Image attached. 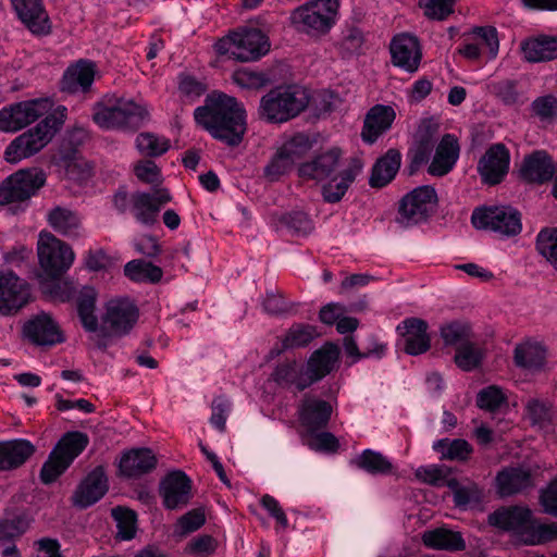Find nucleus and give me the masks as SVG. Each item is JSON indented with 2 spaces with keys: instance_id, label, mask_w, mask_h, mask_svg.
Wrapping results in <instances>:
<instances>
[{
  "instance_id": "7c9ffc66",
  "label": "nucleus",
  "mask_w": 557,
  "mask_h": 557,
  "mask_svg": "<svg viewBox=\"0 0 557 557\" xmlns=\"http://www.w3.org/2000/svg\"><path fill=\"white\" fill-rule=\"evenodd\" d=\"M401 165V153L398 149L391 148L373 164L369 185L373 188H382L388 185L398 173Z\"/></svg>"
},
{
  "instance_id": "4d7b16f0",
  "label": "nucleus",
  "mask_w": 557,
  "mask_h": 557,
  "mask_svg": "<svg viewBox=\"0 0 557 557\" xmlns=\"http://www.w3.org/2000/svg\"><path fill=\"white\" fill-rule=\"evenodd\" d=\"M491 91L506 106H518L524 103L522 95L517 88V82L503 79L490 85Z\"/></svg>"
},
{
  "instance_id": "864d4df0",
  "label": "nucleus",
  "mask_w": 557,
  "mask_h": 557,
  "mask_svg": "<svg viewBox=\"0 0 557 557\" xmlns=\"http://www.w3.org/2000/svg\"><path fill=\"white\" fill-rule=\"evenodd\" d=\"M112 517L116 521V537L129 541L136 534V515L133 510L116 507L112 509Z\"/></svg>"
},
{
  "instance_id": "3c124183",
  "label": "nucleus",
  "mask_w": 557,
  "mask_h": 557,
  "mask_svg": "<svg viewBox=\"0 0 557 557\" xmlns=\"http://www.w3.org/2000/svg\"><path fill=\"white\" fill-rule=\"evenodd\" d=\"M278 222L292 234L297 236H307L314 228L312 220L307 213L302 211H293L282 214L278 219Z\"/></svg>"
},
{
  "instance_id": "e2e57ef3",
  "label": "nucleus",
  "mask_w": 557,
  "mask_h": 557,
  "mask_svg": "<svg viewBox=\"0 0 557 557\" xmlns=\"http://www.w3.org/2000/svg\"><path fill=\"white\" fill-rule=\"evenodd\" d=\"M505 400L506 397L503 391L495 385H491L479 392L476 405L481 409L494 411L498 409Z\"/></svg>"
},
{
  "instance_id": "c9c22d12",
  "label": "nucleus",
  "mask_w": 557,
  "mask_h": 557,
  "mask_svg": "<svg viewBox=\"0 0 557 557\" xmlns=\"http://www.w3.org/2000/svg\"><path fill=\"white\" fill-rule=\"evenodd\" d=\"M497 483L500 495L509 496L532 487L533 479L530 470L511 468L498 473Z\"/></svg>"
},
{
  "instance_id": "72a5a7b5",
  "label": "nucleus",
  "mask_w": 557,
  "mask_h": 557,
  "mask_svg": "<svg viewBox=\"0 0 557 557\" xmlns=\"http://www.w3.org/2000/svg\"><path fill=\"white\" fill-rule=\"evenodd\" d=\"M29 527L25 516H16L13 519L0 521V547L3 546V557H20L14 539L21 536Z\"/></svg>"
},
{
  "instance_id": "f257e3e1",
  "label": "nucleus",
  "mask_w": 557,
  "mask_h": 557,
  "mask_svg": "<svg viewBox=\"0 0 557 557\" xmlns=\"http://www.w3.org/2000/svg\"><path fill=\"white\" fill-rule=\"evenodd\" d=\"M198 125L230 147H237L247 131L246 110L236 98L223 92H212L205 104L194 111Z\"/></svg>"
},
{
  "instance_id": "39448f33",
  "label": "nucleus",
  "mask_w": 557,
  "mask_h": 557,
  "mask_svg": "<svg viewBox=\"0 0 557 557\" xmlns=\"http://www.w3.org/2000/svg\"><path fill=\"white\" fill-rule=\"evenodd\" d=\"M65 112L66 108L60 107L59 116L55 114L47 115L34 128L17 136L5 148V160L16 163L40 151L64 123Z\"/></svg>"
},
{
  "instance_id": "4c0bfd02",
  "label": "nucleus",
  "mask_w": 557,
  "mask_h": 557,
  "mask_svg": "<svg viewBox=\"0 0 557 557\" xmlns=\"http://www.w3.org/2000/svg\"><path fill=\"white\" fill-rule=\"evenodd\" d=\"M524 58L529 62H546L557 58V38L542 36L521 45Z\"/></svg>"
},
{
  "instance_id": "b1692460",
  "label": "nucleus",
  "mask_w": 557,
  "mask_h": 557,
  "mask_svg": "<svg viewBox=\"0 0 557 557\" xmlns=\"http://www.w3.org/2000/svg\"><path fill=\"white\" fill-rule=\"evenodd\" d=\"M21 22L36 35H47L51 24L41 0H11Z\"/></svg>"
},
{
  "instance_id": "ddd939ff",
  "label": "nucleus",
  "mask_w": 557,
  "mask_h": 557,
  "mask_svg": "<svg viewBox=\"0 0 557 557\" xmlns=\"http://www.w3.org/2000/svg\"><path fill=\"white\" fill-rule=\"evenodd\" d=\"M38 258L47 276L60 277L72 265L74 252L67 244L52 237L38 244Z\"/></svg>"
},
{
  "instance_id": "473e14b6",
  "label": "nucleus",
  "mask_w": 557,
  "mask_h": 557,
  "mask_svg": "<svg viewBox=\"0 0 557 557\" xmlns=\"http://www.w3.org/2000/svg\"><path fill=\"white\" fill-rule=\"evenodd\" d=\"M34 451L35 446L27 440H13L0 443V471L18 468Z\"/></svg>"
},
{
  "instance_id": "412c9836",
  "label": "nucleus",
  "mask_w": 557,
  "mask_h": 557,
  "mask_svg": "<svg viewBox=\"0 0 557 557\" xmlns=\"http://www.w3.org/2000/svg\"><path fill=\"white\" fill-rule=\"evenodd\" d=\"M555 172L556 164L545 150H535L527 154L519 169V175L524 182L540 185L552 181Z\"/></svg>"
},
{
  "instance_id": "c03bdc74",
  "label": "nucleus",
  "mask_w": 557,
  "mask_h": 557,
  "mask_svg": "<svg viewBox=\"0 0 557 557\" xmlns=\"http://www.w3.org/2000/svg\"><path fill=\"white\" fill-rule=\"evenodd\" d=\"M433 449L442 454V459L465 461L472 453L471 445L462 438H442L433 444Z\"/></svg>"
},
{
  "instance_id": "393cba45",
  "label": "nucleus",
  "mask_w": 557,
  "mask_h": 557,
  "mask_svg": "<svg viewBox=\"0 0 557 557\" xmlns=\"http://www.w3.org/2000/svg\"><path fill=\"white\" fill-rule=\"evenodd\" d=\"M96 64L81 59L63 73L61 90L67 94L87 92L95 81Z\"/></svg>"
},
{
  "instance_id": "6ab92c4d",
  "label": "nucleus",
  "mask_w": 557,
  "mask_h": 557,
  "mask_svg": "<svg viewBox=\"0 0 557 557\" xmlns=\"http://www.w3.org/2000/svg\"><path fill=\"white\" fill-rule=\"evenodd\" d=\"M23 333L29 342L38 346H53L64 341L58 323L46 312L28 320L23 326Z\"/></svg>"
},
{
  "instance_id": "aec40b11",
  "label": "nucleus",
  "mask_w": 557,
  "mask_h": 557,
  "mask_svg": "<svg viewBox=\"0 0 557 557\" xmlns=\"http://www.w3.org/2000/svg\"><path fill=\"white\" fill-rule=\"evenodd\" d=\"M428 330V322L420 318H407L397 325L396 331L403 338L406 354L418 356L430 349L431 338Z\"/></svg>"
},
{
  "instance_id": "0eeeda50",
  "label": "nucleus",
  "mask_w": 557,
  "mask_h": 557,
  "mask_svg": "<svg viewBox=\"0 0 557 557\" xmlns=\"http://www.w3.org/2000/svg\"><path fill=\"white\" fill-rule=\"evenodd\" d=\"M472 225L478 230L492 231L503 237L518 235L522 230L521 213L510 206H490L474 209Z\"/></svg>"
},
{
  "instance_id": "c85d7f7f",
  "label": "nucleus",
  "mask_w": 557,
  "mask_h": 557,
  "mask_svg": "<svg viewBox=\"0 0 557 557\" xmlns=\"http://www.w3.org/2000/svg\"><path fill=\"white\" fill-rule=\"evenodd\" d=\"M270 379L280 387L289 388L294 386L301 392L312 385V381L306 375L305 364L296 360L280 362L270 375Z\"/></svg>"
},
{
  "instance_id": "a878e982",
  "label": "nucleus",
  "mask_w": 557,
  "mask_h": 557,
  "mask_svg": "<svg viewBox=\"0 0 557 557\" xmlns=\"http://www.w3.org/2000/svg\"><path fill=\"white\" fill-rule=\"evenodd\" d=\"M157 467V457L149 448H134L124 453L119 462L121 475L139 478Z\"/></svg>"
},
{
  "instance_id": "774afa93",
  "label": "nucleus",
  "mask_w": 557,
  "mask_h": 557,
  "mask_svg": "<svg viewBox=\"0 0 557 557\" xmlns=\"http://www.w3.org/2000/svg\"><path fill=\"white\" fill-rule=\"evenodd\" d=\"M440 131V124L432 117L420 122L413 141L434 147Z\"/></svg>"
},
{
  "instance_id": "6e6d98bb",
  "label": "nucleus",
  "mask_w": 557,
  "mask_h": 557,
  "mask_svg": "<svg viewBox=\"0 0 557 557\" xmlns=\"http://www.w3.org/2000/svg\"><path fill=\"white\" fill-rule=\"evenodd\" d=\"M136 147L145 156L159 157L169 150L170 141L152 133H141L136 137Z\"/></svg>"
},
{
  "instance_id": "37998d69",
  "label": "nucleus",
  "mask_w": 557,
  "mask_h": 557,
  "mask_svg": "<svg viewBox=\"0 0 557 557\" xmlns=\"http://www.w3.org/2000/svg\"><path fill=\"white\" fill-rule=\"evenodd\" d=\"M40 289L52 299L65 302L74 299L77 294L76 285L72 281L60 277H47L40 281Z\"/></svg>"
},
{
  "instance_id": "79ce46f5",
  "label": "nucleus",
  "mask_w": 557,
  "mask_h": 557,
  "mask_svg": "<svg viewBox=\"0 0 557 557\" xmlns=\"http://www.w3.org/2000/svg\"><path fill=\"white\" fill-rule=\"evenodd\" d=\"M132 208L138 222L151 225L157 221L159 208L151 194L144 191L133 194Z\"/></svg>"
},
{
  "instance_id": "f704fd0d",
  "label": "nucleus",
  "mask_w": 557,
  "mask_h": 557,
  "mask_svg": "<svg viewBox=\"0 0 557 557\" xmlns=\"http://www.w3.org/2000/svg\"><path fill=\"white\" fill-rule=\"evenodd\" d=\"M422 542L426 547L432 549L459 552L466 548L461 533L445 528L425 531L422 534Z\"/></svg>"
},
{
  "instance_id": "e433bc0d",
  "label": "nucleus",
  "mask_w": 557,
  "mask_h": 557,
  "mask_svg": "<svg viewBox=\"0 0 557 557\" xmlns=\"http://www.w3.org/2000/svg\"><path fill=\"white\" fill-rule=\"evenodd\" d=\"M48 223L57 233L69 237H77L82 227L75 211L59 206L49 211Z\"/></svg>"
},
{
  "instance_id": "2f4dec72",
  "label": "nucleus",
  "mask_w": 557,
  "mask_h": 557,
  "mask_svg": "<svg viewBox=\"0 0 557 557\" xmlns=\"http://www.w3.org/2000/svg\"><path fill=\"white\" fill-rule=\"evenodd\" d=\"M338 355L339 349L334 344H326L313 351L305 366L309 381L313 384L326 376L334 369Z\"/></svg>"
},
{
  "instance_id": "20e7f679",
  "label": "nucleus",
  "mask_w": 557,
  "mask_h": 557,
  "mask_svg": "<svg viewBox=\"0 0 557 557\" xmlns=\"http://www.w3.org/2000/svg\"><path fill=\"white\" fill-rule=\"evenodd\" d=\"M309 100L305 88L296 85L280 86L261 98L259 115L269 123H284L302 112Z\"/></svg>"
},
{
  "instance_id": "f03ea898",
  "label": "nucleus",
  "mask_w": 557,
  "mask_h": 557,
  "mask_svg": "<svg viewBox=\"0 0 557 557\" xmlns=\"http://www.w3.org/2000/svg\"><path fill=\"white\" fill-rule=\"evenodd\" d=\"M361 170L362 162L359 159H350L344 165L341 149L331 148L302 163L298 173L302 178L326 181L322 186L323 200L327 203H337L343 199Z\"/></svg>"
},
{
  "instance_id": "bb28decb",
  "label": "nucleus",
  "mask_w": 557,
  "mask_h": 557,
  "mask_svg": "<svg viewBox=\"0 0 557 557\" xmlns=\"http://www.w3.org/2000/svg\"><path fill=\"white\" fill-rule=\"evenodd\" d=\"M237 61L252 62L264 55L270 48L265 35L257 28L237 32Z\"/></svg>"
},
{
  "instance_id": "bf43d9fd",
  "label": "nucleus",
  "mask_w": 557,
  "mask_h": 557,
  "mask_svg": "<svg viewBox=\"0 0 557 557\" xmlns=\"http://www.w3.org/2000/svg\"><path fill=\"white\" fill-rule=\"evenodd\" d=\"M295 161L286 153L282 148L277 150V152L273 156L270 162L264 168V176L271 181L275 182L281 176L288 173Z\"/></svg>"
},
{
  "instance_id": "ea45409f",
  "label": "nucleus",
  "mask_w": 557,
  "mask_h": 557,
  "mask_svg": "<svg viewBox=\"0 0 557 557\" xmlns=\"http://www.w3.org/2000/svg\"><path fill=\"white\" fill-rule=\"evenodd\" d=\"M546 349L537 343L518 345L515 349V362L518 367L539 370L544 366Z\"/></svg>"
},
{
  "instance_id": "423d86ee",
  "label": "nucleus",
  "mask_w": 557,
  "mask_h": 557,
  "mask_svg": "<svg viewBox=\"0 0 557 557\" xmlns=\"http://www.w3.org/2000/svg\"><path fill=\"white\" fill-rule=\"evenodd\" d=\"M89 444L86 433L72 431L65 433L51 450L40 471L44 483L54 482L78 457Z\"/></svg>"
},
{
  "instance_id": "1a4fd4ad",
  "label": "nucleus",
  "mask_w": 557,
  "mask_h": 557,
  "mask_svg": "<svg viewBox=\"0 0 557 557\" xmlns=\"http://www.w3.org/2000/svg\"><path fill=\"white\" fill-rule=\"evenodd\" d=\"M46 183V174L38 169L20 170L0 184V205L22 202L34 196Z\"/></svg>"
},
{
  "instance_id": "de8ad7c7",
  "label": "nucleus",
  "mask_w": 557,
  "mask_h": 557,
  "mask_svg": "<svg viewBox=\"0 0 557 557\" xmlns=\"http://www.w3.org/2000/svg\"><path fill=\"white\" fill-rule=\"evenodd\" d=\"M557 541V522L541 523L532 519L530 527L523 532V542L528 545H543Z\"/></svg>"
},
{
  "instance_id": "680f3d73",
  "label": "nucleus",
  "mask_w": 557,
  "mask_h": 557,
  "mask_svg": "<svg viewBox=\"0 0 557 557\" xmlns=\"http://www.w3.org/2000/svg\"><path fill=\"white\" fill-rule=\"evenodd\" d=\"M206 85L196 77L188 74H180L178 92L181 98L188 102H194L206 92Z\"/></svg>"
},
{
  "instance_id": "0e129e2a",
  "label": "nucleus",
  "mask_w": 557,
  "mask_h": 557,
  "mask_svg": "<svg viewBox=\"0 0 557 557\" xmlns=\"http://www.w3.org/2000/svg\"><path fill=\"white\" fill-rule=\"evenodd\" d=\"M456 0H419L424 14L433 20H445L454 11Z\"/></svg>"
},
{
  "instance_id": "69168bd1",
  "label": "nucleus",
  "mask_w": 557,
  "mask_h": 557,
  "mask_svg": "<svg viewBox=\"0 0 557 557\" xmlns=\"http://www.w3.org/2000/svg\"><path fill=\"white\" fill-rule=\"evenodd\" d=\"M233 82L247 89H258L263 87L268 79L263 73L255 72L249 69L236 70L232 75Z\"/></svg>"
},
{
  "instance_id": "338daca9",
  "label": "nucleus",
  "mask_w": 557,
  "mask_h": 557,
  "mask_svg": "<svg viewBox=\"0 0 557 557\" xmlns=\"http://www.w3.org/2000/svg\"><path fill=\"white\" fill-rule=\"evenodd\" d=\"M433 149L434 147L432 146L413 141L408 151V172L410 175L418 172L422 165L429 163Z\"/></svg>"
},
{
  "instance_id": "4be33fe9",
  "label": "nucleus",
  "mask_w": 557,
  "mask_h": 557,
  "mask_svg": "<svg viewBox=\"0 0 557 557\" xmlns=\"http://www.w3.org/2000/svg\"><path fill=\"white\" fill-rule=\"evenodd\" d=\"M108 491V478L103 467H96L81 482L73 495V504L82 509L99 502Z\"/></svg>"
},
{
  "instance_id": "603ef678",
  "label": "nucleus",
  "mask_w": 557,
  "mask_h": 557,
  "mask_svg": "<svg viewBox=\"0 0 557 557\" xmlns=\"http://www.w3.org/2000/svg\"><path fill=\"white\" fill-rule=\"evenodd\" d=\"M472 40L480 47L481 54L486 53L488 60L496 58L499 42L495 27H476L473 30Z\"/></svg>"
},
{
  "instance_id": "a19ab883",
  "label": "nucleus",
  "mask_w": 557,
  "mask_h": 557,
  "mask_svg": "<svg viewBox=\"0 0 557 557\" xmlns=\"http://www.w3.org/2000/svg\"><path fill=\"white\" fill-rule=\"evenodd\" d=\"M124 274L133 282L158 283L162 278L163 272L161 268L151 262L136 259L125 264Z\"/></svg>"
},
{
  "instance_id": "58836bf2",
  "label": "nucleus",
  "mask_w": 557,
  "mask_h": 557,
  "mask_svg": "<svg viewBox=\"0 0 557 557\" xmlns=\"http://www.w3.org/2000/svg\"><path fill=\"white\" fill-rule=\"evenodd\" d=\"M97 293L91 286H83L76 294L77 312L86 331L98 332V319L95 314Z\"/></svg>"
},
{
  "instance_id": "7ed1b4c3",
  "label": "nucleus",
  "mask_w": 557,
  "mask_h": 557,
  "mask_svg": "<svg viewBox=\"0 0 557 557\" xmlns=\"http://www.w3.org/2000/svg\"><path fill=\"white\" fill-rule=\"evenodd\" d=\"M148 112L133 100L106 95L92 106V121L103 129H137Z\"/></svg>"
},
{
  "instance_id": "9b49d317",
  "label": "nucleus",
  "mask_w": 557,
  "mask_h": 557,
  "mask_svg": "<svg viewBox=\"0 0 557 557\" xmlns=\"http://www.w3.org/2000/svg\"><path fill=\"white\" fill-rule=\"evenodd\" d=\"M138 317L139 311L134 301L129 298H115L107 302L102 323L111 335L124 336L134 327Z\"/></svg>"
},
{
  "instance_id": "f3484780",
  "label": "nucleus",
  "mask_w": 557,
  "mask_h": 557,
  "mask_svg": "<svg viewBox=\"0 0 557 557\" xmlns=\"http://www.w3.org/2000/svg\"><path fill=\"white\" fill-rule=\"evenodd\" d=\"M510 153L504 144L492 145L478 162V173L484 184L497 185L508 173Z\"/></svg>"
},
{
  "instance_id": "49530a36",
  "label": "nucleus",
  "mask_w": 557,
  "mask_h": 557,
  "mask_svg": "<svg viewBox=\"0 0 557 557\" xmlns=\"http://www.w3.org/2000/svg\"><path fill=\"white\" fill-rule=\"evenodd\" d=\"M317 327L310 324H293L282 341L284 349L300 348L309 345L318 336Z\"/></svg>"
},
{
  "instance_id": "9d476101",
  "label": "nucleus",
  "mask_w": 557,
  "mask_h": 557,
  "mask_svg": "<svg viewBox=\"0 0 557 557\" xmlns=\"http://www.w3.org/2000/svg\"><path fill=\"white\" fill-rule=\"evenodd\" d=\"M436 202L437 196L433 187H417L400 200L396 221L405 227L418 224L426 220Z\"/></svg>"
},
{
  "instance_id": "5fc2aeb1",
  "label": "nucleus",
  "mask_w": 557,
  "mask_h": 557,
  "mask_svg": "<svg viewBox=\"0 0 557 557\" xmlns=\"http://www.w3.org/2000/svg\"><path fill=\"white\" fill-rule=\"evenodd\" d=\"M449 486L454 492V502L457 507L466 508L470 505L479 504L483 498V491L475 483H467L463 485L457 482L450 483Z\"/></svg>"
},
{
  "instance_id": "6e6552de",
  "label": "nucleus",
  "mask_w": 557,
  "mask_h": 557,
  "mask_svg": "<svg viewBox=\"0 0 557 557\" xmlns=\"http://www.w3.org/2000/svg\"><path fill=\"white\" fill-rule=\"evenodd\" d=\"M338 3L336 0H314L292 13L293 23L306 33L324 34L335 23Z\"/></svg>"
},
{
  "instance_id": "052dcab7",
  "label": "nucleus",
  "mask_w": 557,
  "mask_h": 557,
  "mask_svg": "<svg viewBox=\"0 0 557 557\" xmlns=\"http://www.w3.org/2000/svg\"><path fill=\"white\" fill-rule=\"evenodd\" d=\"M441 336L446 345H456L468 342L471 329L466 322L453 321L443 325L440 330Z\"/></svg>"
},
{
  "instance_id": "8fccbe9b",
  "label": "nucleus",
  "mask_w": 557,
  "mask_h": 557,
  "mask_svg": "<svg viewBox=\"0 0 557 557\" xmlns=\"http://www.w3.org/2000/svg\"><path fill=\"white\" fill-rule=\"evenodd\" d=\"M370 341L374 343V348H366L364 351H360L354 336L348 335L344 337V350L347 356L352 358V363L363 358H382L385 355V344L380 343L375 336H370Z\"/></svg>"
},
{
  "instance_id": "4468645a",
  "label": "nucleus",
  "mask_w": 557,
  "mask_h": 557,
  "mask_svg": "<svg viewBox=\"0 0 557 557\" xmlns=\"http://www.w3.org/2000/svg\"><path fill=\"white\" fill-rule=\"evenodd\" d=\"M333 413L332 405L317 396L306 394L297 406L300 425L308 434L325 429Z\"/></svg>"
},
{
  "instance_id": "a211bd4d",
  "label": "nucleus",
  "mask_w": 557,
  "mask_h": 557,
  "mask_svg": "<svg viewBox=\"0 0 557 557\" xmlns=\"http://www.w3.org/2000/svg\"><path fill=\"white\" fill-rule=\"evenodd\" d=\"M160 495L165 508L171 510L182 508L191 498V481L183 471H172L161 481Z\"/></svg>"
},
{
  "instance_id": "13d9d810",
  "label": "nucleus",
  "mask_w": 557,
  "mask_h": 557,
  "mask_svg": "<svg viewBox=\"0 0 557 557\" xmlns=\"http://www.w3.org/2000/svg\"><path fill=\"white\" fill-rule=\"evenodd\" d=\"M482 356L481 349L475 344L466 342L457 348L455 362L460 369L471 371L480 364Z\"/></svg>"
},
{
  "instance_id": "5701e85b",
  "label": "nucleus",
  "mask_w": 557,
  "mask_h": 557,
  "mask_svg": "<svg viewBox=\"0 0 557 557\" xmlns=\"http://www.w3.org/2000/svg\"><path fill=\"white\" fill-rule=\"evenodd\" d=\"M459 154L458 138L454 134H445L435 147L428 173L437 177L447 175L456 165Z\"/></svg>"
},
{
  "instance_id": "2eb2a0df",
  "label": "nucleus",
  "mask_w": 557,
  "mask_h": 557,
  "mask_svg": "<svg viewBox=\"0 0 557 557\" xmlns=\"http://www.w3.org/2000/svg\"><path fill=\"white\" fill-rule=\"evenodd\" d=\"M29 287L12 271L0 273V313L10 315L28 304Z\"/></svg>"
},
{
  "instance_id": "09e8293b",
  "label": "nucleus",
  "mask_w": 557,
  "mask_h": 557,
  "mask_svg": "<svg viewBox=\"0 0 557 557\" xmlns=\"http://www.w3.org/2000/svg\"><path fill=\"white\" fill-rule=\"evenodd\" d=\"M535 246L537 252L557 270V226L542 228L536 235Z\"/></svg>"
},
{
  "instance_id": "c756f323",
  "label": "nucleus",
  "mask_w": 557,
  "mask_h": 557,
  "mask_svg": "<svg viewBox=\"0 0 557 557\" xmlns=\"http://www.w3.org/2000/svg\"><path fill=\"white\" fill-rule=\"evenodd\" d=\"M395 111L388 106H374L368 112L361 137L367 144H373L386 131H388L395 120Z\"/></svg>"
},
{
  "instance_id": "dca6fc26",
  "label": "nucleus",
  "mask_w": 557,
  "mask_h": 557,
  "mask_svg": "<svg viewBox=\"0 0 557 557\" xmlns=\"http://www.w3.org/2000/svg\"><path fill=\"white\" fill-rule=\"evenodd\" d=\"M393 65L408 72L418 71L422 60V48L419 39L408 33L395 35L389 42Z\"/></svg>"
},
{
  "instance_id": "cd10ccee",
  "label": "nucleus",
  "mask_w": 557,
  "mask_h": 557,
  "mask_svg": "<svg viewBox=\"0 0 557 557\" xmlns=\"http://www.w3.org/2000/svg\"><path fill=\"white\" fill-rule=\"evenodd\" d=\"M532 511L523 507L502 508L488 516L491 525L507 531L517 532L523 540V532L528 530L532 521Z\"/></svg>"
},
{
  "instance_id": "a18cd8bd",
  "label": "nucleus",
  "mask_w": 557,
  "mask_h": 557,
  "mask_svg": "<svg viewBox=\"0 0 557 557\" xmlns=\"http://www.w3.org/2000/svg\"><path fill=\"white\" fill-rule=\"evenodd\" d=\"M354 462L371 474H388L393 470L392 462L384 455L371 449L363 450Z\"/></svg>"
},
{
  "instance_id": "f8f14e48",
  "label": "nucleus",
  "mask_w": 557,
  "mask_h": 557,
  "mask_svg": "<svg viewBox=\"0 0 557 557\" xmlns=\"http://www.w3.org/2000/svg\"><path fill=\"white\" fill-rule=\"evenodd\" d=\"M47 111V101L29 100L0 110V131L14 133L35 122Z\"/></svg>"
}]
</instances>
